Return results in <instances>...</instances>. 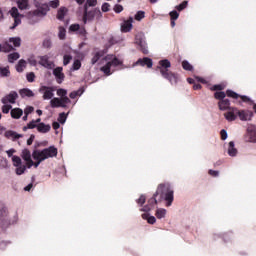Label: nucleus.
<instances>
[{
    "instance_id": "obj_1",
    "label": "nucleus",
    "mask_w": 256,
    "mask_h": 256,
    "mask_svg": "<svg viewBox=\"0 0 256 256\" xmlns=\"http://www.w3.org/2000/svg\"><path fill=\"white\" fill-rule=\"evenodd\" d=\"M57 148L55 146H49L48 148H44L43 150H34L32 152V158L34 159L32 167H39L43 161H46V159H51L53 157H57Z\"/></svg>"
},
{
    "instance_id": "obj_2",
    "label": "nucleus",
    "mask_w": 256,
    "mask_h": 256,
    "mask_svg": "<svg viewBox=\"0 0 256 256\" xmlns=\"http://www.w3.org/2000/svg\"><path fill=\"white\" fill-rule=\"evenodd\" d=\"M157 195L160 196L161 201L166 202V207H171V205H173V201L175 200V191L170 183L160 184L154 193V197H157Z\"/></svg>"
},
{
    "instance_id": "obj_3",
    "label": "nucleus",
    "mask_w": 256,
    "mask_h": 256,
    "mask_svg": "<svg viewBox=\"0 0 256 256\" xmlns=\"http://www.w3.org/2000/svg\"><path fill=\"white\" fill-rule=\"evenodd\" d=\"M158 71L163 79H166L171 85H177L179 83V74L169 71L171 69V61L169 59H163L158 62Z\"/></svg>"
},
{
    "instance_id": "obj_4",
    "label": "nucleus",
    "mask_w": 256,
    "mask_h": 256,
    "mask_svg": "<svg viewBox=\"0 0 256 256\" xmlns=\"http://www.w3.org/2000/svg\"><path fill=\"white\" fill-rule=\"evenodd\" d=\"M135 44L138 45L140 51H142L144 55L149 54V49L147 48V41L145 40V34L143 32H139L136 34Z\"/></svg>"
},
{
    "instance_id": "obj_5",
    "label": "nucleus",
    "mask_w": 256,
    "mask_h": 256,
    "mask_svg": "<svg viewBox=\"0 0 256 256\" xmlns=\"http://www.w3.org/2000/svg\"><path fill=\"white\" fill-rule=\"evenodd\" d=\"M119 65H123V62L119 60L117 57H114L111 61L107 62L102 68L101 71L104 75H112L113 72H111L112 67H119Z\"/></svg>"
},
{
    "instance_id": "obj_6",
    "label": "nucleus",
    "mask_w": 256,
    "mask_h": 256,
    "mask_svg": "<svg viewBox=\"0 0 256 256\" xmlns=\"http://www.w3.org/2000/svg\"><path fill=\"white\" fill-rule=\"evenodd\" d=\"M39 93L42 95L44 101H49L55 97V87L53 86H41Z\"/></svg>"
},
{
    "instance_id": "obj_7",
    "label": "nucleus",
    "mask_w": 256,
    "mask_h": 256,
    "mask_svg": "<svg viewBox=\"0 0 256 256\" xmlns=\"http://www.w3.org/2000/svg\"><path fill=\"white\" fill-rule=\"evenodd\" d=\"M34 5L37 8L32 12L34 17H45V15L49 13V9H50L49 4L47 3L41 4L39 2H35Z\"/></svg>"
},
{
    "instance_id": "obj_8",
    "label": "nucleus",
    "mask_w": 256,
    "mask_h": 256,
    "mask_svg": "<svg viewBox=\"0 0 256 256\" xmlns=\"http://www.w3.org/2000/svg\"><path fill=\"white\" fill-rule=\"evenodd\" d=\"M69 103H71V99H69V97L52 98L50 100V106L52 107V109H57L59 107H62L63 109H65L67 105H69Z\"/></svg>"
},
{
    "instance_id": "obj_9",
    "label": "nucleus",
    "mask_w": 256,
    "mask_h": 256,
    "mask_svg": "<svg viewBox=\"0 0 256 256\" xmlns=\"http://www.w3.org/2000/svg\"><path fill=\"white\" fill-rule=\"evenodd\" d=\"M12 163H13L14 167H16V170H15L16 175H23V173H25V171H27V165L23 164L21 157L13 156Z\"/></svg>"
},
{
    "instance_id": "obj_10",
    "label": "nucleus",
    "mask_w": 256,
    "mask_h": 256,
    "mask_svg": "<svg viewBox=\"0 0 256 256\" xmlns=\"http://www.w3.org/2000/svg\"><path fill=\"white\" fill-rule=\"evenodd\" d=\"M7 214V207H5V205L3 204H0V226L2 227V229H7V227L11 225Z\"/></svg>"
},
{
    "instance_id": "obj_11",
    "label": "nucleus",
    "mask_w": 256,
    "mask_h": 256,
    "mask_svg": "<svg viewBox=\"0 0 256 256\" xmlns=\"http://www.w3.org/2000/svg\"><path fill=\"white\" fill-rule=\"evenodd\" d=\"M245 143H256V126L250 125L246 129V133L244 134Z\"/></svg>"
},
{
    "instance_id": "obj_12",
    "label": "nucleus",
    "mask_w": 256,
    "mask_h": 256,
    "mask_svg": "<svg viewBox=\"0 0 256 256\" xmlns=\"http://www.w3.org/2000/svg\"><path fill=\"white\" fill-rule=\"evenodd\" d=\"M9 14L14 19L13 26L10 27V29H15L19 27V25H21V14L19 13V9H17V7H12L9 11Z\"/></svg>"
},
{
    "instance_id": "obj_13",
    "label": "nucleus",
    "mask_w": 256,
    "mask_h": 256,
    "mask_svg": "<svg viewBox=\"0 0 256 256\" xmlns=\"http://www.w3.org/2000/svg\"><path fill=\"white\" fill-rule=\"evenodd\" d=\"M39 65H41V67H44V69H55V62L49 60V57L47 55L44 56H39Z\"/></svg>"
},
{
    "instance_id": "obj_14",
    "label": "nucleus",
    "mask_w": 256,
    "mask_h": 256,
    "mask_svg": "<svg viewBox=\"0 0 256 256\" xmlns=\"http://www.w3.org/2000/svg\"><path fill=\"white\" fill-rule=\"evenodd\" d=\"M17 99H19V94L17 93V91H11L8 95L2 98L1 102L3 103V105H7V103L15 105Z\"/></svg>"
},
{
    "instance_id": "obj_15",
    "label": "nucleus",
    "mask_w": 256,
    "mask_h": 256,
    "mask_svg": "<svg viewBox=\"0 0 256 256\" xmlns=\"http://www.w3.org/2000/svg\"><path fill=\"white\" fill-rule=\"evenodd\" d=\"M237 115L240 121H251L253 119V111L251 110H239L237 108Z\"/></svg>"
},
{
    "instance_id": "obj_16",
    "label": "nucleus",
    "mask_w": 256,
    "mask_h": 256,
    "mask_svg": "<svg viewBox=\"0 0 256 256\" xmlns=\"http://www.w3.org/2000/svg\"><path fill=\"white\" fill-rule=\"evenodd\" d=\"M21 157L24 161H26V165L28 169L33 167V159H31V151L29 149L22 150Z\"/></svg>"
},
{
    "instance_id": "obj_17",
    "label": "nucleus",
    "mask_w": 256,
    "mask_h": 256,
    "mask_svg": "<svg viewBox=\"0 0 256 256\" xmlns=\"http://www.w3.org/2000/svg\"><path fill=\"white\" fill-rule=\"evenodd\" d=\"M53 75L59 85L65 81V74L63 73V67H56L53 70Z\"/></svg>"
},
{
    "instance_id": "obj_18",
    "label": "nucleus",
    "mask_w": 256,
    "mask_h": 256,
    "mask_svg": "<svg viewBox=\"0 0 256 256\" xmlns=\"http://www.w3.org/2000/svg\"><path fill=\"white\" fill-rule=\"evenodd\" d=\"M224 117L226 119V121L228 122H233L237 120V108L236 107H232L228 110V112L224 113Z\"/></svg>"
},
{
    "instance_id": "obj_19",
    "label": "nucleus",
    "mask_w": 256,
    "mask_h": 256,
    "mask_svg": "<svg viewBox=\"0 0 256 256\" xmlns=\"http://www.w3.org/2000/svg\"><path fill=\"white\" fill-rule=\"evenodd\" d=\"M134 65H141V67H148V69H151L153 67V59L149 57L140 58L136 61Z\"/></svg>"
},
{
    "instance_id": "obj_20",
    "label": "nucleus",
    "mask_w": 256,
    "mask_h": 256,
    "mask_svg": "<svg viewBox=\"0 0 256 256\" xmlns=\"http://www.w3.org/2000/svg\"><path fill=\"white\" fill-rule=\"evenodd\" d=\"M133 29V17H130L128 20H125L121 25L122 33H129Z\"/></svg>"
},
{
    "instance_id": "obj_21",
    "label": "nucleus",
    "mask_w": 256,
    "mask_h": 256,
    "mask_svg": "<svg viewBox=\"0 0 256 256\" xmlns=\"http://www.w3.org/2000/svg\"><path fill=\"white\" fill-rule=\"evenodd\" d=\"M218 107L220 111H229L230 109H233V107H231V101L227 98H224V100H220L218 102Z\"/></svg>"
},
{
    "instance_id": "obj_22",
    "label": "nucleus",
    "mask_w": 256,
    "mask_h": 256,
    "mask_svg": "<svg viewBox=\"0 0 256 256\" xmlns=\"http://www.w3.org/2000/svg\"><path fill=\"white\" fill-rule=\"evenodd\" d=\"M97 10L88 11L87 8L84 9L83 22L87 23V21H93L95 19V15Z\"/></svg>"
},
{
    "instance_id": "obj_23",
    "label": "nucleus",
    "mask_w": 256,
    "mask_h": 256,
    "mask_svg": "<svg viewBox=\"0 0 256 256\" xmlns=\"http://www.w3.org/2000/svg\"><path fill=\"white\" fill-rule=\"evenodd\" d=\"M6 139H11L12 141H17L18 139H21L23 137L22 134H19L13 130H8L5 132Z\"/></svg>"
},
{
    "instance_id": "obj_24",
    "label": "nucleus",
    "mask_w": 256,
    "mask_h": 256,
    "mask_svg": "<svg viewBox=\"0 0 256 256\" xmlns=\"http://www.w3.org/2000/svg\"><path fill=\"white\" fill-rule=\"evenodd\" d=\"M227 153L229 157H237V153H239V151L237 150V148H235V142L230 141L228 143Z\"/></svg>"
},
{
    "instance_id": "obj_25",
    "label": "nucleus",
    "mask_w": 256,
    "mask_h": 256,
    "mask_svg": "<svg viewBox=\"0 0 256 256\" xmlns=\"http://www.w3.org/2000/svg\"><path fill=\"white\" fill-rule=\"evenodd\" d=\"M67 13H69V9H67V7L65 6L60 7L57 11L56 19H58V21H63Z\"/></svg>"
},
{
    "instance_id": "obj_26",
    "label": "nucleus",
    "mask_w": 256,
    "mask_h": 256,
    "mask_svg": "<svg viewBox=\"0 0 256 256\" xmlns=\"http://www.w3.org/2000/svg\"><path fill=\"white\" fill-rule=\"evenodd\" d=\"M36 129L38 133H49V131H51V125L41 122Z\"/></svg>"
},
{
    "instance_id": "obj_27",
    "label": "nucleus",
    "mask_w": 256,
    "mask_h": 256,
    "mask_svg": "<svg viewBox=\"0 0 256 256\" xmlns=\"http://www.w3.org/2000/svg\"><path fill=\"white\" fill-rule=\"evenodd\" d=\"M10 115H11L12 119H21V117H23V109L13 108L10 111Z\"/></svg>"
},
{
    "instance_id": "obj_28",
    "label": "nucleus",
    "mask_w": 256,
    "mask_h": 256,
    "mask_svg": "<svg viewBox=\"0 0 256 256\" xmlns=\"http://www.w3.org/2000/svg\"><path fill=\"white\" fill-rule=\"evenodd\" d=\"M16 4L20 11H27L29 9V0H16Z\"/></svg>"
},
{
    "instance_id": "obj_29",
    "label": "nucleus",
    "mask_w": 256,
    "mask_h": 256,
    "mask_svg": "<svg viewBox=\"0 0 256 256\" xmlns=\"http://www.w3.org/2000/svg\"><path fill=\"white\" fill-rule=\"evenodd\" d=\"M19 93L22 99H25V97H35V93L29 88L20 89Z\"/></svg>"
},
{
    "instance_id": "obj_30",
    "label": "nucleus",
    "mask_w": 256,
    "mask_h": 256,
    "mask_svg": "<svg viewBox=\"0 0 256 256\" xmlns=\"http://www.w3.org/2000/svg\"><path fill=\"white\" fill-rule=\"evenodd\" d=\"M219 237H222V239L225 241V243H227V241H231V239H233V233L228 232L223 235L217 234V233L214 234V239H219Z\"/></svg>"
},
{
    "instance_id": "obj_31",
    "label": "nucleus",
    "mask_w": 256,
    "mask_h": 256,
    "mask_svg": "<svg viewBox=\"0 0 256 256\" xmlns=\"http://www.w3.org/2000/svg\"><path fill=\"white\" fill-rule=\"evenodd\" d=\"M25 67H27V61L21 59L18 61L17 65H16V71L18 73H23Z\"/></svg>"
},
{
    "instance_id": "obj_32",
    "label": "nucleus",
    "mask_w": 256,
    "mask_h": 256,
    "mask_svg": "<svg viewBox=\"0 0 256 256\" xmlns=\"http://www.w3.org/2000/svg\"><path fill=\"white\" fill-rule=\"evenodd\" d=\"M166 215H167V209L158 208L156 210L155 216L157 217V219H165Z\"/></svg>"
},
{
    "instance_id": "obj_33",
    "label": "nucleus",
    "mask_w": 256,
    "mask_h": 256,
    "mask_svg": "<svg viewBox=\"0 0 256 256\" xmlns=\"http://www.w3.org/2000/svg\"><path fill=\"white\" fill-rule=\"evenodd\" d=\"M11 51H15V48L9 44V42H5L2 44V52L3 53H11Z\"/></svg>"
},
{
    "instance_id": "obj_34",
    "label": "nucleus",
    "mask_w": 256,
    "mask_h": 256,
    "mask_svg": "<svg viewBox=\"0 0 256 256\" xmlns=\"http://www.w3.org/2000/svg\"><path fill=\"white\" fill-rule=\"evenodd\" d=\"M38 125L39 124H36L35 120H32L22 128V131H27L29 129H37Z\"/></svg>"
},
{
    "instance_id": "obj_35",
    "label": "nucleus",
    "mask_w": 256,
    "mask_h": 256,
    "mask_svg": "<svg viewBox=\"0 0 256 256\" xmlns=\"http://www.w3.org/2000/svg\"><path fill=\"white\" fill-rule=\"evenodd\" d=\"M9 43H12L14 47H21V39L19 37L9 38Z\"/></svg>"
},
{
    "instance_id": "obj_36",
    "label": "nucleus",
    "mask_w": 256,
    "mask_h": 256,
    "mask_svg": "<svg viewBox=\"0 0 256 256\" xmlns=\"http://www.w3.org/2000/svg\"><path fill=\"white\" fill-rule=\"evenodd\" d=\"M10 75L9 67H0V77H9Z\"/></svg>"
},
{
    "instance_id": "obj_37",
    "label": "nucleus",
    "mask_w": 256,
    "mask_h": 256,
    "mask_svg": "<svg viewBox=\"0 0 256 256\" xmlns=\"http://www.w3.org/2000/svg\"><path fill=\"white\" fill-rule=\"evenodd\" d=\"M19 57H21L19 52L11 53V54L8 55V61L10 63H13L14 61H17V59H19Z\"/></svg>"
},
{
    "instance_id": "obj_38",
    "label": "nucleus",
    "mask_w": 256,
    "mask_h": 256,
    "mask_svg": "<svg viewBox=\"0 0 256 256\" xmlns=\"http://www.w3.org/2000/svg\"><path fill=\"white\" fill-rule=\"evenodd\" d=\"M66 35H67V30H65V27L60 26L59 32H58L59 39H61V41H63L65 39Z\"/></svg>"
},
{
    "instance_id": "obj_39",
    "label": "nucleus",
    "mask_w": 256,
    "mask_h": 256,
    "mask_svg": "<svg viewBox=\"0 0 256 256\" xmlns=\"http://www.w3.org/2000/svg\"><path fill=\"white\" fill-rule=\"evenodd\" d=\"M0 169H9V160L7 158L0 159Z\"/></svg>"
},
{
    "instance_id": "obj_40",
    "label": "nucleus",
    "mask_w": 256,
    "mask_h": 256,
    "mask_svg": "<svg viewBox=\"0 0 256 256\" xmlns=\"http://www.w3.org/2000/svg\"><path fill=\"white\" fill-rule=\"evenodd\" d=\"M214 97H215V99L223 101L225 99V97H227V94L223 91H219V92L214 93Z\"/></svg>"
},
{
    "instance_id": "obj_41",
    "label": "nucleus",
    "mask_w": 256,
    "mask_h": 256,
    "mask_svg": "<svg viewBox=\"0 0 256 256\" xmlns=\"http://www.w3.org/2000/svg\"><path fill=\"white\" fill-rule=\"evenodd\" d=\"M101 57H103V52H96L91 60L92 65H95V63H97Z\"/></svg>"
},
{
    "instance_id": "obj_42",
    "label": "nucleus",
    "mask_w": 256,
    "mask_h": 256,
    "mask_svg": "<svg viewBox=\"0 0 256 256\" xmlns=\"http://www.w3.org/2000/svg\"><path fill=\"white\" fill-rule=\"evenodd\" d=\"M72 59H73V56H71V54H65L63 56V65L64 66L69 65V63H71Z\"/></svg>"
},
{
    "instance_id": "obj_43",
    "label": "nucleus",
    "mask_w": 256,
    "mask_h": 256,
    "mask_svg": "<svg viewBox=\"0 0 256 256\" xmlns=\"http://www.w3.org/2000/svg\"><path fill=\"white\" fill-rule=\"evenodd\" d=\"M81 69V60H75L72 64L71 71H79Z\"/></svg>"
},
{
    "instance_id": "obj_44",
    "label": "nucleus",
    "mask_w": 256,
    "mask_h": 256,
    "mask_svg": "<svg viewBox=\"0 0 256 256\" xmlns=\"http://www.w3.org/2000/svg\"><path fill=\"white\" fill-rule=\"evenodd\" d=\"M134 19L136 21H141L142 19H145V11H138L134 16Z\"/></svg>"
},
{
    "instance_id": "obj_45",
    "label": "nucleus",
    "mask_w": 256,
    "mask_h": 256,
    "mask_svg": "<svg viewBox=\"0 0 256 256\" xmlns=\"http://www.w3.org/2000/svg\"><path fill=\"white\" fill-rule=\"evenodd\" d=\"M182 67L185 71H191L193 69V65H191L187 60L182 62Z\"/></svg>"
},
{
    "instance_id": "obj_46",
    "label": "nucleus",
    "mask_w": 256,
    "mask_h": 256,
    "mask_svg": "<svg viewBox=\"0 0 256 256\" xmlns=\"http://www.w3.org/2000/svg\"><path fill=\"white\" fill-rule=\"evenodd\" d=\"M57 95L58 97H61L60 99H65V97H67V90L60 88L57 90Z\"/></svg>"
},
{
    "instance_id": "obj_47",
    "label": "nucleus",
    "mask_w": 256,
    "mask_h": 256,
    "mask_svg": "<svg viewBox=\"0 0 256 256\" xmlns=\"http://www.w3.org/2000/svg\"><path fill=\"white\" fill-rule=\"evenodd\" d=\"M97 5V0H86L84 9L87 10L88 7H95Z\"/></svg>"
},
{
    "instance_id": "obj_48",
    "label": "nucleus",
    "mask_w": 256,
    "mask_h": 256,
    "mask_svg": "<svg viewBox=\"0 0 256 256\" xmlns=\"http://www.w3.org/2000/svg\"><path fill=\"white\" fill-rule=\"evenodd\" d=\"M188 3L189 2L187 0H185L181 4L175 6V9H177V11H183V9H187Z\"/></svg>"
},
{
    "instance_id": "obj_49",
    "label": "nucleus",
    "mask_w": 256,
    "mask_h": 256,
    "mask_svg": "<svg viewBox=\"0 0 256 256\" xmlns=\"http://www.w3.org/2000/svg\"><path fill=\"white\" fill-rule=\"evenodd\" d=\"M12 109H13V106H11V104H4L2 106V113L7 115V113H9Z\"/></svg>"
},
{
    "instance_id": "obj_50",
    "label": "nucleus",
    "mask_w": 256,
    "mask_h": 256,
    "mask_svg": "<svg viewBox=\"0 0 256 256\" xmlns=\"http://www.w3.org/2000/svg\"><path fill=\"white\" fill-rule=\"evenodd\" d=\"M226 95L227 97H232V99H239V94H237L233 90H227Z\"/></svg>"
},
{
    "instance_id": "obj_51",
    "label": "nucleus",
    "mask_w": 256,
    "mask_h": 256,
    "mask_svg": "<svg viewBox=\"0 0 256 256\" xmlns=\"http://www.w3.org/2000/svg\"><path fill=\"white\" fill-rule=\"evenodd\" d=\"M43 47L44 49H51V47H53V42H51V39H45L43 41Z\"/></svg>"
},
{
    "instance_id": "obj_52",
    "label": "nucleus",
    "mask_w": 256,
    "mask_h": 256,
    "mask_svg": "<svg viewBox=\"0 0 256 256\" xmlns=\"http://www.w3.org/2000/svg\"><path fill=\"white\" fill-rule=\"evenodd\" d=\"M58 121L63 125L65 121H67V114H65V112L60 113L58 117Z\"/></svg>"
},
{
    "instance_id": "obj_53",
    "label": "nucleus",
    "mask_w": 256,
    "mask_h": 256,
    "mask_svg": "<svg viewBox=\"0 0 256 256\" xmlns=\"http://www.w3.org/2000/svg\"><path fill=\"white\" fill-rule=\"evenodd\" d=\"M146 199H147V198L145 197V195L142 194V195L139 197V199L136 200L137 205H140V207H143V205H145Z\"/></svg>"
},
{
    "instance_id": "obj_54",
    "label": "nucleus",
    "mask_w": 256,
    "mask_h": 256,
    "mask_svg": "<svg viewBox=\"0 0 256 256\" xmlns=\"http://www.w3.org/2000/svg\"><path fill=\"white\" fill-rule=\"evenodd\" d=\"M48 7H51L52 9H57V7H59V0H51L48 3Z\"/></svg>"
},
{
    "instance_id": "obj_55",
    "label": "nucleus",
    "mask_w": 256,
    "mask_h": 256,
    "mask_svg": "<svg viewBox=\"0 0 256 256\" xmlns=\"http://www.w3.org/2000/svg\"><path fill=\"white\" fill-rule=\"evenodd\" d=\"M148 205L150 207H155V205H157V196H155V194L148 200Z\"/></svg>"
},
{
    "instance_id": "obj_56",
    "label": "nucleus",
    "mask_w": 256,
    "mask_h": 256,
    "mask_svg": "<svg viewBox=\"0 0 256 256\" xmlns=\"http://www.w3.org/2000/svg\"><path fill=\"white\" fill-rule=\"evenodd\" d=\"M171 20L177 21L179 19V14L177 13V10H173L169 13Z\"/></svg>"
},
{
    "instance_id": "obj_57",
    "label": "nucleus",
    "mask_w": 256,
    "mask_h": 256,
    "mask_svg": "<svg viewBox=\"0 0 256 256\" xmlns=\"http://www.w3.org/2000/svg\"><path fill=\"white\" fill-rule=\"evenodd\" d=\"M26 78H27L28 83H33V81H35V73L29 72L26 75Z\"/></svg>"
},
{
    "instance_id": "obj_58",
    "label": "nucleus",
    "mask_w": 256,
    "mask_h": 256,
    "mask_svg": "<svg viewBox=\"0 0 256 256\" xmlns=\"http://www.w3.org/2000/svg\"><path fill=\"white\" fill-rule=\"evenodd\" d=\"M35 111V108L33 106H27L24 109V115H31Z\"/></svg>"
},
{
    "instance_id": "obj_59",
    "label": "nucleus",
    "mask_w": 256,
    "mask_h": 256,
    "mask_svg": "<svg viewBox=\"0 0 256 256\" xmlns=\"http://www.w3.org/2000/svg\"><path fill=\"white\" fill-rule=\"evenodd\" d=\"M111 5L107 2H105L104 4H102L101 10L103 11V13H107L109 12Z\"/></svg>"
},
{
    "instance_id": "obj_60",
    "label": "nucleus",
    "mask_w": 256,
    "mask_h": 256,
    "mask_svg": "<svg viewBox=\"0 0 256 256\" xmlns=\"http://www.w3.org/2000/svg\"><path fill=\"white\" fill-rule=\"evenodd\" d=\"M220 135H221L222 141L227 140V137H229V135L227 134V130H225V129H222V130L220 131Z\"/></svg>"
},
{
    "instance_id": "obj_61",
    "label": "nucleus",
    "mask_w": 256,
    "mask_h": 256,
    "mask_svg": "<svg viewBox=\"0 0 256 256\" xmlns=\"http://www.w3.org/2000/svg\"><path fill=\"white\" fill-rule=\"evenodd\" d=\"M115 13H121L123 11V6L121 4H116L114 6Z\"/></svg>"
},
{
    "instance_id": "obj_62",
    "label": "nucleus",
    "mask_w": 256,
    "mask_h": 256,
    "mask_svg": "<svg viewBox=\"0 0 256 256\" xmlns=\"http://www.w3.org/2000/svg\"><path fill=\"white\" fill-rule=\"evenodd\" d=\"M6 153H7L8 157H12L13 158L14 157L13 154L17 153V150H15V148H11V149L7 150Z\"/></svg>"
},
{
    "instance_id": "obj_63",
    "label": "nucleus",
    "mask_w": 256,
    "mask_h": 256,
    "mask_svg": "<svg viewBox=\"0 0 256 256\" xmlns=\"http://www.w3.org/2000/svg\"><path fill=\"white\" fill-rule=\"evenodd\" d=\"M7 245H11V242H7V241H2L0 242V249L3 251Z\"/></svg>"
},
{
    "instance_id": "obj_64",
    "label": "nucleus",
    "mask_w": 256,
    "mask_h": 256,
    "mask_svg": "<svg viewBox=\"0 0 256 256\" xmlns=\"http://www.w3.org/2000/svg\"><path fill=\"white\" fill-rule=\"evenodd\" d=\"M80 25L79 24H72L71 26H70V31H79V29H80Z\"/></svg>"
}]
</instances>
